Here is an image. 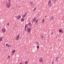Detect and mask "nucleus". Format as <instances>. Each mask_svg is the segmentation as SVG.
Instances as JSON below:
<instances>
[{
  "label": "nucleus",
  "instance_id": "nucleus-1",
  "mask_svg": "<svg viewBox=\"0 0 64 64\" xmlns=\"http://www.w3.org/2000/svg\"><path fill=\"white\" fill-rule=\"evenodd\" d=\"M10 5H11V4L10 3H8L6 4V6L7 8H9L10 7Z\"/></svg>",
  "mask_w": 64,
  "mask_h": 64
},
{
  "label": "nucleus",
  "instance_id": "nucleus-2",
  "mask_svg": "<svg viewBox=\"0 0 64 64\" xmlns=\"http://www.w3.org/2000/svg\"><path fill=\"white\" fill-rule=\"evenodd\" d=\"M31 28H28L27 29V31L28 33H29V32H31Z\"/></svg>",
  "mask_w": 64,
  "mask_h": 64
},
{
  "label": "nucleus",
  "instance_id": "nucleus-3",
  "mask_svg": "<svg viewBox=\"0 0 64 64\" xmlns=\"http://www.w3.org/2000/svg\"><path fill=\"white\" fill-rule=\"evenodd\" d=\"M20 36V35H18V36L16 38V40L17 41H18V40H19V37Z\"/></svg>",
  "mask_w": 64,
  "mask_h": 64
},
{
  "label": "nucleus",
  "instance_id": "nucleus-4",
  "mask_svg": "<svg viewBox=\"0 0 64 64\" xmlns=\"http://www.w3.org/2000/svg\"><path fill=\"white\" fill-rule=\"evenodd\" d=\"M48 5L51 6V0H49L48 1Z\"/></svg>",
  "mask_w": 64,
  "mask_h": 64
},
{
  "label": "nucleus",
  "instance_id": "nucleus-5",
  "mask_svg": "<svg viewBox=\"0 0 64 64\" xmlns=\"http://www.w3.org/2000/svg\"><path fill=\"white\" fill-rule=\"evenodd\" d=\"M59 32L60 33H63V32L62 30H61V29H60L59 30Z\"/></svg>",
  "mask_w": 64,
  "mask_h": 64
},
{
  "label": "nucleus",
  "instance_id": "nucleus-6",
  "mask_svg": "<svg viewBox=\"0 0 64 64\" xmlns=\"http://www.w3.org/2000/svg\"><path fill=\"white\" fill-rule=\"evenodd\" d=\"M39 61L40 62H43V60H42V58H40Z\"/></svg>",
  "mask_w": 64,
  "mask_h": 64
},
{
  "label": "nucleus",
  "instance_id": "nucleus-7",
  "mask_svg": "<svg viewBox=\"0 0 64 64\" xmlns=\"http://www.w3.org/2000/svg\"><path fill=\"white\" fill-rule=\"evenodd\" d=\"M32 22H35L36 21V18H34L33 20H32Z\"/></svg>",
  "mask_w": 64,
  "mask_h": 64
},
{
  "label": "nucleus",
  "instance_id": "nucleus-8",
  "mask_svg": "<svg viewBox=\"0 0 64 64\" xmlns=\"http://www.w3.org/2000/svg\"><path fill=\"white\" fill-rule=\"evenodd\" d=\"M6 31V30L4 28H3L2 30V32L3 33H4V32H5Z\"/></svg>",
  "mask_w": 64,
  "mask_h": 64
},
{
  "label": "nucleus",
  "instance_id": "nucleus-9",
  "mask_svg": "<svg viewBox=\"0 0 64 64\" xmlns=\"http://www.w3.org/2000/svg\"><path fill=\"white\" fill-rule=\"evenodd\" d=\"M59 59V57L58 56L56 58V62H58V59Z\"/></svg>",
  "mask_w": 64,
  "mask_h": 64
},
{
  "label": "nucleus",
  "instance_id": "nucleus-10",
  "mask_svg": "<svg viewBox=\"0 0 64 64\" xmlns=\"http://www.w3.org/2000/svg\"><path fill=\"white\" fill-rule=\"evenodd\" d=\"M20 18H21V16L19 15L17 17V19H20Z\"/></svg>",
  "mask_w": 64,
  "mask_h": 64
},
{
  "label": "nucleus",
  "instance_id": "nucleus-11",
  "mask_svg": "<svg viewBox=\"0 0 64 64\" xmlns=\"http://www.w3.org/2000/svg\"><path fill=\"white\" fill-rule=\"evenodd\" d=\"M15 50H14L12 51V54H14V53H15Z\"/></svg>",
  "mask_w": 64,
  "mask_h": 64
},
{
  "label": "nucleus",
  "instance_id": "nucleus-12",
  "mask_svg": "<svg viewBox=\"0 0 64 64\" xmlns=\"http://www.w3.org/2000/svg\"><path fill=\"white\" fill-rule=\"evenodd\" d=\"M51 19L52 20H53L54 19V17L53 16H51Z\"/></svg>",
  "mask_w": 64,
  "mask_h": 64
},
{
  "label": "nucleus",
  "instance_id": "nucleus-13",
  "mask_svg": "<svg viewBox=\"0 0 64 64\" xmlns=\"http://www.w3.org/2000/svg\"><path fill=\"white\" fill-rule=\"evenodd\" d=\"M3 37H2L0 38V42H1L2 40V39H3Z\"/></svg>",
  "mask_w": 64,
  "mask_h": 64
},
{
  "label": "nucleus",
  "instance_id": "nucleus-14",
  "mask_svg": "<svg viewBox=\"0 0 64 64\" xmlns=\"http://www.w3.org/2000/svg\"><path fill=\"white\" fill-rule=\"evenodd\" d=\"M27 14V13H26L24 15H23L22 16H24V18L25 17V16H26V14Z\"/></svg>",
  "mask_w": 64,
  "mask_h": 64
},
{
  "label": "nucleus",
  "instance_id": "nucleus-15",
  "mask_svg": "<svg viewBox=\"0 0 64 64\" xmlns=\"http://www.w3.org/2000/svg\"><path fill=\"white\" fill-rule=\"evenodd\" d=\"M11 46H12V44H10V45H8V47H10Z\"/></svg>",
  "mask_w": 64,
  "mask_h": 64
},
{
  "label": "nucleus",
  "instance_id": "nucleus-16",
  "mask_svg": "<svg viewBox=\"0 0 64 64\" xmlns=\"http://www.w3.org/2000/svg\"><path fill=\"white\" fill-rule=\"evenodd\" d=\"M21 21L23 22L24 21V19L23 18H21Z\"/></svg>",
  "mask_w": 64,
  "mask_h": 64
},
{
  "label": "nucleus",
  "instance_id": "nucleus-17",
  "mask_svg": "<svg viewBox=\"0 0 64 64\" xmlns=\"http://www.w3.org/2000/svg\"><path fill=\"white\" fill-rule=\"evenodd\" d=\"M28 24H29V26H31L32 25V24L30 23H28Z\"/></svg>",
  "mask_w": 64,
  "mask_h": 64
},
{
  "label": "nucleus",
  "instance_id": "nucleus-18",
  "mask_svg": "<svg viewBox=\"0 0 64 64\" xmlns=\"http://www.w3.org/2000/svg\"><path fill=\"white\" fill-rule=\"evenodd\" d=\"M28 27V25L27 24H26V25L25 26V28H27Z\"/></svg>",
  "mask_w": 64,
  "mask_h": 64
},
{
  "label": "nucleus",
  "instance_id": "nucleus-19",
  "mask_svg": "<svg viewBox=\"0 0 64 64\" xmlns=\"http://www.w3.org/2000/svg\"><path fill=\"white\" fill-rule=\"evenodd\" d=\"M36 9V8H35L33 10V11H35V10Z\"/></svg>",
  "mask_w": 64,
  "mask_h": 64
},
{
  "label": "nucleus",
  "instance_id": "nucleus-20",
  "mask_svg": "<svg viewBox=\"0 0 64 64\" xmlns=\"http://www.w3.org/2000/svg\"><path fill=\"white\" fill-rule=\"evenodd\" d=\"M39 48V46H37V49H38Z\"/></svg>",
  "mask_w": 64,
  "mask_h": 64
},
{
  "label": "nucleus",
  "instance_id": "nucleus-21",
  "mask_svg": "<svg viewBox=\"0 0 64 64\" xmlns=\"http://www.w3.org/2000/svg\"><path fill=\"white\" fill-rule=\"evenodd\" d=\"M42 23H44V19H43L42 20Z\"/></svg>",
  "mask_w": 64,
  "mask_h": 64
},
{
  "label": "nucleus",
  "instance_id": "nucleus-22",
  "mask_svg": "<svg viewBox=\"0 0 64 64\" xmlns=\"http://www.w3.org/2000/svg\"><path fill=\"white\" fill-rule=\"evenodd\" d=\"M25 64H28V62H27L26 61L25 62Z\"/></svg>",
  "mask_w": 64,
  "mask_h": 64
},
{
  "label": "nucleus",
  "instance_id": "nucleus-23",
  "mask_svg": "<svg viewBox=\"0 0 64 64\" xmlns=\"http://www.w3.org/2000/svg\"><path fill=\"white\" fill-rule=\"evenodd\" d=\"M30 4L31 5H32V4H33V3L32 2H30Z\"/></svg>",
  "mask_w": 64,
  "mask_h": 64
},
{
  "label": "nucleus",
  "instance_id": "nucleus-24",
  "mask_svg": "<svg viewBox=\"0 0 64 64\" xmlns=\"http://www.w3.org/2000/svg\"><path fill=\"white\" fill-rule=\"evenodd\" d=\"M38 22V20H36V23H37Z\"/></svg>",
  "mask_w": 64,
  "mask_h": 64
},
{
  "label": "nucleus",
  "instance_id": "nucleus-25",
  "mask_svg": "<svg viewBox=\"0 0 64 64\" xmlns=\"http://www.w3.org/2000/svg\"><path fill=\"white\" fill-rule=\"evenodd\" d=\"M24 30L25 31H26V28H25Z\"/></svg>",
  "mask_w": 64,
  "mask_h": 64
},
{
  "label": "nucleus",
  "instance_id": "nucleus-26",
  "mask_svg": "<svg viewBox=\"0 0 64 64\" xmlns=\"http://www.w3.org/2000/svg\"><path fill=\"white\" fill-rule=\"evenodd\" d=\"M8 44H6V46H8Z\"/></svg>",
  "mask_w": 64,
  "mask_h": 64
},
{
  "label": "nucleus",
  "instance_id": "nucleus-27",
  "mask_svg": "<svg viewBox=\"0 0 64 64\" xmlns=\"http://www.w3.org/2000/svg\"><path fill=\"white\" fill-rule=\"evenodd\" d=\"M9 3H10V1H9Z\"/></svg>",
  "mask_w": 64,
  "mask_h": 64
},
{
  "label": "nucleus",
  "instance_id": "nucleus-28",
  "mask_svg": "<svg viewBox=\"0 0 64 64\" xmlns=\"http://www.w3.org/2000/svg\"><path fill=\"white\" fill-rule=\"evenodd\" d=\"M8 26H9V23H8L7 24Z\"/></svg>",
  "mask_w": 64,
  "mask_h": 64
},
{
  "label": "nucleus",
  "instance_id": "nucleus-29",
  "mask_svg": "<svg viewBox=\"0 0 64 64\" xmlns=\"http://www.w3.org/2000/svg\"><path fill=\"white\" fill-rule=\"evenodd\" d=\"M8 58H10V56H8Z\"/></svg>",
  "mask_w": 64,
  "mask_h": 64
},
{
  "label": "nucleus",
  "instance_id": "nucleus-30",
  "mask_svg": "<svg viewBox=\"0 0 64 64\" xmlns=\"http://www.w3.org/2000/svg\"><path fill=\"white\" fill-rule=\"evenodd\" d=\"M54 63V62H52V64H53Z\"/></svg>",
  "mask_w": 64,
  "mask_h": 64
},
{
  "label": "nucleus",
  "instance_id": "nucleus-31",
  "mask_svg": "<svg viewBox=\"0 0 64 64\" xmlns=\"http://www.w3.org/2000/svg\"><path fill=\"white\" fill-rule=\"evenodd\" d=\"M43 36H41V38H43Z\"/></svg>",
  "mask_w": 64,
  "mask_h": 64
},
{
  "label": "nucleus",
  "instance_id": "nucleus-32",
  "mask_svg": "<svg viewBox=\"0 0 64 64\" xmlns=\"http://www.w3.org/2000/svg\"><path fill=\"white\" fill-rule=\"evenodd\" d=\"M53 34V32H52V33H51V34H52H52Z\"/></svg>",
  "mask_w": 64,
  "mask_h": 64
},
{
  "label": "nucleus",
  "instance_id": "nucleus-33",
  "mask_svg": "<svg viewBox=\"0 0 64 64\" xmlns=\"http://www.w3.org/2000/svg\"><path fill=\"white\" fill-rule=\"evenodd\" d=\"M19 64H23L22 63H20Z\"/></svg>",
  "mask_w": 64,
  "mask_h": 64
},
{
  "label": "nucleus",
  "instance_id": "nucleus-34",
  "mask_svg": "<svg viewBox=\"0 0 64 64\" xmlns=\"http://www.w3.org/2000/svg\"><path fill=\"white\" fill-rule=\"evenodd\" d=\"M38 43H39L38 42H37V44H38Z\"/></svg>",
  "mask_w": 64,
  "mask_h": 64
},
{
  "label": "nucleus",
  "instance_id": "nucleus-35",
  "mask_svg": "<svg viewBox=\"0 0 64 64\" xmlns=\"http://www.w3.org/2000/svg\"><path fill=\"white\" fill-rule=\"evenodd\" d=\"M8 0L9 1H10V0Z\"/></svg>",
  "mask_w": 64,
  "mask_h": 64
},
{
  "label": "nucleus",
  "instance_id": "nucleus-36",
  "mask_svg": "<svg viewBox=\"0 0 64 64\" xmlns=\"http://www.w3.org/2000/svg\"><path fill=\"white\" fill-rule=\"evenodd\" d=\"M23 16V18H24V16Z\"/></svg>",
  "mask_w": 64,
  "mask_h": 64
},
{
  "label": "nucleus",
  "instance_id": "nucleus-37",
  "mask_svg": "<svg viewBox=\"0 0 64 64\" xmlns=\"http://www.w3.org/2000/svg\"><path fill=\"white\" fill-rule=\"evenodd\" d=\"M32 20H33V19H32Z\"/></svg>",
  "mask_w": 64,
  "mask_h": 64
}]
</instances>
